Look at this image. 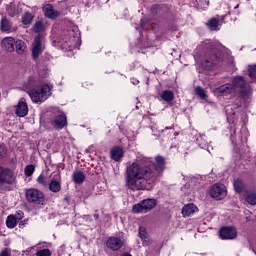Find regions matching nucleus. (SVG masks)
Returning <instances> with one entry per match:
<instances>
[{
	"mask_svg": "<svg viewBox=\"0 0 256 256\" xmlns=\"http://www.w3.org/2000/svg\"><path fill=\"white\" fill-rule=\"evenodd\" d=\"M156 170L151 169L149 166L140 165L133 162L126 169L125 187L130 191H143L147 185H153L157 181L159 173L165 169V159L157 156L155 158Z\"/></svg>",
	"mask_w": 256,
	"mask_h": 256,
	"instance_id": "obj_1",
	"label": "nucleus"
},
{
	"mask_svg": "<svg viewBox=\"0 0 256 256\" xmlns=\"http://www.w3.org/2000/svg\"><path fill=\"white\" fill-rule=\"evenodd\" d=\"M205 45H206V48L209 49L213 54L210 60L202 61L201 65L204 69H211L213 65H215V61H217V59H221L222 57V54H221L222 46L218 43H210V42L205 43Z\"/></svg>",
	"mask_w": 256,
	"mask_h": 256,
	"instance_id": "obj_2",
	"label": "nucleus"
},
{
	"mask_svg": "<svg viewBox=\"0 0 256 256\" xmlns=\"http://www.w3.org/2000/svg\"><path fill=\"white\" fill-rule=\"evenodd\" d=\"M29 97L33 103H44L51 97V88L49 85H42L40 88H35L28 92Z\"/></svg>",
	"mask_w": 256,
	"mask_h": 256,
	"instance_id": "obj_3",
	"label": "nucleus"
},
{
	"mask_svg": "<svg viewBox=\"0 0 256 256\" xmlns=\"http://www.w3.org/2000/svg\"><path fill=\"white\" fill-rule=\"evenodd\" d=\"M157 207V200L153 198H148L142 200L140 203L133 206V213H149V211Z\"/></svg>",
	"mask_w": 256,
	"mask_h": 256,
	"instance_id": "obj_4",
	"label": "nucleus"
},
{
	"mask_svg": "<svg viewBox=\"0 0 256 256\" xmlns=\"http://www.w3.org/2000/svg\"><path fill=\"white\" fill-rule=\"evenodd\" d=\"M26 199L28 203H34V205H43L45 203V195L35 188H30L26 191Z\"/></svg>",
	"mask_w": 256,
	"mask_h": 256,
	"instance_id": "obj_5",
	"label": "nucleus"
},
{
	"mask_svg": "<svg viewBox=\"0 0 256 256\" xmlns=\"http://www.w3.org/2000/svg\"><path fill=\"white\" fill-rule=\"evenodd\" d=\"M15 172L9 168L0 166V186L1 185H13L15 183Z\"/></svg>",
	"mask_w": 256,
	"mask_h": 256,
	"instance_id": "obj_6",
	"label": "nucleus"
},
{
	"mask_svg": "<svg viewBox=\"0 0 256 256\" xmlns=\"http://www.w3.org/2000/svg\"><path fill=\"white\" fill-rule=\"evenodd\" d=\"M45 51V40L41 35H38L34 38L32 43V57L33 59H38L39 55H41Z\"/></svg>",
	"mask_w": 256,
	"mask_h": 256,
	"instance_id": "obj_7",
	"label": "nucleus"
},
{
	"mask_svg": "<svg viewBox=\"0 0 256 256\" xmlns=\"http://www.w3.org/2000/svg\"><path fill=\"white\" fill-rule=\"evenodd\" d=\"M210 196L212 199L221 201V199H225L227 197V188L223 184H215L210 189Z\"/></svg>",
	"mask_w": 256,
	"mask_h": 256,
	"instance_id": "obj_8",
	"label": "nucleus"
},
{
	"mask_svg": "<svg viewBox=\"0 0 256 256\" xmlns=\"http://www.w3.org/2000/svg\"><path fill=\"white\" fill-rule=\"evenodd\" d=\"M51 177V181L48 185L49 190L52 191V193H59V191H61V174L59 172H53Z\"/></svg>",
	"mask_w": 256,
	"mask_h": 256,
	"instance_id": "obj_9",
	"label": "nucleus"
},
{
	"mask_svg": "<svg viewBox=\"0 0 256 256\" xmlns=\"http://www.w3.org/2000/svg\"><path fill=\"white\" fill-rule=\"evenodd\" d=\"M219 237L223 240L237 239V229L235 227H223L219 231Z\"/></svg>",
	"mask_w": 256,
	"mask_h": 256,
	"instance_id": "obj_10",
	"label": "nucleus"
},
{
	"mask_svg": "<svg viewBox=\"0 0 256 256\" xmlns=\"http://www.w3.org/2000/svg\"><path fill=\"white\" fill-rule=\"evenodd\" d=\"M233 93H237L233 84H224L214 89V95H217V97L221 95L227 97V95H233Z\"/></svg>",
	"mask_w": 256,
	"mask_h": 256,
	"instance_id": "obj_11",
	"label": "nucleus"
},
{
	"mask_svg": "<svg viewBox=\"0 0 256 256\" xmlns=\"http://www.w3.org/2000/svg\"><path fill=\"white\" fill-rule=\"evenodd\" d=\"M106 247L112 251H119L123 247V239L117 237H110L106 242Z\"/></svg>",
	"mask_w": 256,
	"mask_h": 256,
	"instance_id": "obj_12",
	"label": "nucleus"
},
{
	"mask_svg": "<svg viewBox=\"0 0 256 256\" xmlns=\"http://www.w3.org/2000/svg\"><path fill=\"white\" fill-rule=\"evenodd\" d=\"M43 11H44L45 17H47L48 19H57V17L61 15V12L56 10L51 4H46L43 7Z\"/></svg>",
	"mask_w": 256,
	"mask_h": 256,
	"instance_id": "obj_13",
	"label": "nucleus"
},
{
	"mask_svg": "<svg viewBox=\"0 0 256 256\" xmlns=\"http://www.w3.org/2000/svg\"><path fill=\"white\" fill-rule=\"evenodd\" d=\"M15 38L13 37H6L1 42L2 49L8 51V53H13L15 51Z\"/></svg>",
	"mask_w": 256,
	"mask_h": 256,
	"instance_id": "obj_14",
	"label": "nucleus"
},
{
	"mask_svg": "<svg viewBox=\"0 0 256 256\" xmlns=\"http://www.w3.org/2000/svg\"><path fill=\"white\" fill-rule=\"evenodd\" d=\"M15 113L18 117H26L27 113H29L27 102L20 100L16 106Z\"/></svg>",
	"mask_w": 256,
	"mask_h": 256,
	"instance_id": "obj_15",
	"label": "nucleus"
},
{
	"mask_svg": "<svg viewBox=\"0 0 256 256\" xmlns=\"http://www.w3.org/2000/svg\"><path fill=\"white\" fill-rule=\"evenodd\" d=\"M139 237L142 241L143 247H149V245L153 243V240H151V237H149V234H147V229H145L143 226L139 228Z\"/></svg>",
	"mask_w": 256,
	"mask_h": 256,
	"instance_id": "obj_16",
	"label": "nucleus"
},
{
	"mask_svg": "<svg viewBox=\"0 0 256 256\" xmlns=\"http://www.w3.org/2000/svg\"><path fill=\"white\" fill-rule=\"evenodd\" d=\"M52 125L55 129H63L67 125V117L64 114L56 116L52 120Z\"/></svg>",
	"mask_w": 256,
	"mask_h": 256,
	"instance_id": "obj_17",
	"label": "nucleus"
},
{
	"mask_svg": "<svg viewBox=\"0 0 256 256\" xmlns=\"http://www.w3.org/2000/svg\"><path fill=\"white\" fill-rule=\"evenodd\" d=\"M199 211V208L195 206V204H187L182 208L183 217H191V215H195Z\"/></svg>",
	"mask_w": 256,
	"mask_h": 256,
	"instance_id": "obj_18",
	"label": "nucleus"
},
{
	"mask_svg": "<svg viewBox=\"0 0 256 256\" xmlns=\"http://www.w3.org/2000/svg\"><path fill=\"white\" fill-rule=\"evenodd\" d=\"M247 85L244 77L237 76L232 80V87H235V91H241L243 87Z\"/></svg>",
	"mask_w": 256,
	"mask_h": 256,
	"instance_id": "obj_19",
	"label": "nucleus"
},
{
	"mask_svg": "<svg viewBox=\"0 0 256 256\" xmlns=\"http://www.w3.org/2000/svg\"><path fill=\"white\" fill-rule=\"evenodd\" d=\"M123 155H125V152L123 151V148H121V147H114L111 150V158L114 161H121V159H123Z\"/></svg>",
	"mask_w": 256,
	"mask_h": 256,
	"instance_id": "obj_20",
	"label": "nucleus"
},
{
	"mask_svg": "<svg viewBox=\"0 0 256 256\" xmlns=\"http://www.w3.org/2000/svg\"><path fill=\"white\" fill-rule=\"evenodd\" d=\"M1 31H3V33H13V31H15V28L11 26V22H9L7 18H2Z\"/></svg>",
	"mask_w": 256,
	"mask_h": 256,
	"instance_id": "obj_21",
	"label": "nucleus"
},
{
	"mask_svg": "<svg viewBox=\"0 0 256 256\" xmlns=\"http://www.w3.org/2000/svg\"><path fill=\"white\" fill-rule=\"evenodd\" d=\"M175 99V94L171 90H165L160 94V101H166V103H171Z\"/></svg>",
	"mask_w": 256,
	"mask_h": 256,
	"instance_id": "obj_22",
	"label": "nucleus"
},
{
	"mask_svg": "<svg viewBox=\"0 0 256 256\" xmlns=\"http://www.w3.org/2000/svg\"><path fill=\"white\" fill-rule=\"evenodd\" d=\"M210 31H219V27H221V19L219 18H211L207 23Z\"/></svg>",
	"mask_w": 256,
	"mask_h": 256,
	"instance_id": "obj_23",
	"label": "nucleus"
},
{
	"mask_svg": "<svg viewBox=\"0 0 256 256\" xmlns=\"http://www.w3.org/2000/svg\"><path fill=\"white\" fill-rule=\"evenodd\" d=\"M15 45L16 53H18V55H23L25 51H27V45L23 42V40H17Z\"/></svg>",
	"mask_w": 256,
	"mask_h": 256,
	"instance_id": "obj_24",
	"label": "nucleus"
},
{
	"mask_svg": "<svg viewBox=\"0 0 256 256\" xmlns=\"http://www.w3.org/2000/svg\"><path fill=\"white\" fill-rule=\"evenodd\" d=\"M246 203L249 205H256V193L255 192H246L244 195Z\"/></svg>",
	"mask_w": 256,
	"mask_h": 256,
	"instance_id": "obj_25",
	"label": "nucleus"
},
{
	"mask_svg": "<svg viewBox=\"0 0 256 256\" xmlns=\"http://www.w3.org/2000/svg\"><path fill=\"white\" fill-rule=\"evenodd\" d=\"M233 185L236 193H243V191L245 190V184L241 179H235Z\"/></svg>",
	"mask_w": 256,
	"mask_h": 256,
	"instance_id": "obj_26",
	"label": "nucleus"
},
{
	"mask_svg": "<svg viewBox=\"0 0 256 256\" xmlns=\"http://www.w3.org/2000/svg\"><path fill=\"white\" fill-rule=\"evenodd\" d=\"M73 181L78 184L83 183V181H85V173H83L82 171H75L73 173Z\"/></svg>",
	"mask_w": 256,
	"mask_h": 256,
	"instance_id": "obj_27",
	"label": "nucleus"
},
{
	"mask_svg": "<svg viewBox=\"0 0 256 256\" xmlns=\"http://www.w3.org/2000/svg\"><path fill=\"white\" fill-rule=\"evenodd\" d=\"M17 225V219H15L14 215H9L6 219V227L9 229H15Z\"/></svg>",
	"mask_w": 256,
	"mask_h": 256,
	"instance_id": "obj_28",
	"label": "nucleus"
},
{
	"mask_svg": "<svg viewBox=\"0 0 256 256\" xmlns=\"http://www.w3.org/2000/svg\"><path fill=\"white\" fill-rule=\"evenodd\" d=\"M195 7H200V9H207L209 7V0H193Z\"/></svg>",
	"mask_w": 256,
	"mask_h": 256,
	"instance_id": "obj_29",
	"label": "nucleus"
},
{
	"mask_svg": "<svg viewBox=\"0 0 256 256\" xmlns=\"http://www.w3.org/2000/svg\"><path fill=\"white\" fill-rule=\"evenodd\" d=\"M33 21V14L26 12L22 16V23L23 25H31V22Z\"/></svg>",
	"mask_w": 256,
	"mask_h": 256,
	"instance_id": "obj_30",
	"label": "nucleus"
},
{
	"mask_svg": "<svg viewBox=\"0 0 256 256\" xmlns=\"http://www.w3.org/2000/svg\"><path fill=\"white\" fill-rule=\"evenodd\" d=\"M34 32L35 33H41V31H45V24H43L42 21H37L35 24H34Z\"/></svg>",
	"mask_w": 256,
	"mask_h": 256,
	"instance_id": "obj_31",
	"label": "nucleus"
},
{
	"mask_svg": "<svg viewBox=\"0 0 256 256\" xmlns=\"http://www.w3.org/2000/svg\"><path fill=\"white\" fill-rule=\"evenodd\" d=\"M24 173L26 175V177H31V175H33V173H35V166L33 165H27L24 169Z\"/></svg>",
	"mask_w": 256,
	"mask_h": 256,
	"instance_id": "obj_32",
	"label": "nucleus"
},
{
	"mask_svg": "<svg viewBox=\"0 0 256 256\" xmlns=\"http://www.w3.org/2000/svg\"><path fill=\"white\" fill-rule=\"evenodd\" d=\"M37 183H39V185H42V187H47L48 183L45 174L39 175V177L37 178Z\"/></svg>",
	"mask_w": 256,
	"mask_h": 256,
	"instance_id": "obj_33",
	"label": "nucleus"
},
{
	"mask_svg": "<svg viewBox=\"0 0 256 256\" xmlns=\"http://www.w3.org/2000/svg\"><path fill=\"white\" fill-rule=\"evenodd\" d=\"M195 91H196V94L201 97V99H205L207 97V93L203 88L197 87Z\"/></svg>",
	"mask_w": 256,
	"mask_h": 256,
	"instance_id": "obj_34",
	"label": "nucleus"
},
{
	"mask_svg": "<svg viewBox=\"0 0 256 256\" xmlns=\"http://www.w3.org/2000/svg\"><path fill=\"white\" fill-rule=\"evenodd\" d=\"M249 78L250 79H256V65L254 66H249Z\"/></svg>",
	"mask_w": 256,
	"mask_h": 256,
	"instance_id": "obj_35",
	"label": "nucleus"
},
{
	"mask_svg": "<svg viewBox=\"0 0 256 256\" xmlns=\"http://www.w3.org/2000/svg\"><path fill=\"white\" fill-rule=\"evenodd\" d=\"M36 256H51V250L42 249L36 253Z\"/></svg>",
	"mask_w": 256,
	"mask_h": 256,
	"instance_id": "obj_36",
	"label": "nucleus"
},
{
	"mask_svg": "<svg viewBox=\"0 0 256 256\" xmlns=\"http://www.w3.org/2000/svg\"><path fill=\"white\" fill-rule=\"evenodd\" d=\"M5 155H7V147L0 144V159H2V157H5Z\"/></svg>",
	"mask_w": 256,
	"mask_h": 256,
	"instance_id": "obj_37",
	"label": "nucleus"
},
{
	"mask_svg": "<svg viewBox=\"0 0 256 256\" xmlns=\"http://www.w3.org/2000/svg\"><path fill=\"white\" fill-rule=\"evenodd\" d=\"M33 251H35V247H30L26 249L24 253H26L27 256H35V253H33Z\"/></svg>",
	"mask_w": 256,
	"mask_h": 256,
	"instance_id": "obj_38",
	"label": "nucleus"
},
{
	"mask_svg": "<svg viewBox=\"0 0 256 256\" xmlns=\"http://www.w3.org/2000/svg\"><path fill=\"white\" fill-rule=\"evenodd\" d=\"M0 256H11V252H9L7 249H4L1 251Z\"/></svg>",
	"mask_w": 256,
	"mask_h": 256,
	"instance_id": "obj_39",
	"label": "nucleus"
},
{
	"mask_svg": "<svg viewBox=\"0 0 256 256\" xmlns=\"http://www.w3.org/2000/svg\"><path fill=\"white\" fill-rule=\"evenodd\" d=\"M16 217L19 220L23 219V217H24L23 211L19 210L18 212H16Z\"/></svg>",
	"mask_w": 256,
	"mask_h": 256,
	"instance_id": "obj_40",
	"label": "nucleus"
},
{
	"mask_svg": "<svg viewBox=\"0 0 256 256\" xmlns=\"http://www.w3.org/2000/svg\"><path fill=\"white\" fill-rule=\"evenodd\" d=\"M132 83H133V85H139V80L133 78Z\"/></svg>",
	"mask_w": 256,
	"mask_h": 256,
	"instance_id": "obj_41",
	"label": "nucleus"
},
{
	"mask_svg": "<svg viewBox=\"0 0 256 256\" xmlns=\"http://www.w3.org/2000/svg\"><path fill=\"white\" fill-rule=\"evenodd\" d=\"M8 13L11 17H15V13L14 12H11V10H8Z\"/></svg>",
	"mask_w": 256,
	"mask_h": 256,
	"instance_id": "obj_42",
	"label": "nucleus"
},
{
	"mask_svg": "<svg viewBox=\"0 0 256 256\" xmlns=\"http://www.w3.org/2000/svg\"><path fill=\"white\" fill-rule=\"evenodd\" d=\"M90 217H91V216H89V215H85V216L83 217V219H86V221H87V220L90 219Z\"/></svg>",
	"mask_w": 256,
	"mask_h": 256,
	"instance_id": "obj_43",
	"label": "nucleus"
},
{
	"mask_svg": "<svg viewBox=\"0 0 256 256\" xmlns=\"http://www.w3.org/2000/svg\"><path fill=\"white\" fill-rule=\"evenodd\" d=\"M94 219H99V214H94Z\"/></svg>",
	"mask_w": 256,
	"mask_h": 256,
	"instance_id": "obj_44",
	"label": "nucleus"
},
{
	"mask_svg": "<svg viewBox=\"0 0 256 256\" xmlns=\"http://www.w3.org/2000/svg\"><path fill=\"white\" fill-rule=\"evenodd\" d=\"M253 252L255 253V255H256V247L253 249Z\"/></svg>",
	"mask_w": 256,
	"mask_h": 256,
	"instance_id": "obj_45",
	"label": "nucleus"
},
{
	"mask_svg": "<svg viewBox=\"0 0 256 256\" xmlns=\"http://www.w3.org/2000/svg\"><path fill=\"white\" fill-rule=\"evenodd\" d=\"M141 27H143V20L141 21Z\"/></svg>",
	"mask_w": 256,
	"mask_h": 256,
	"instance_id": "obj_46",
	"label": "nucleus"
},
{
	"mask_svg": "<svg viewBox=\"0 0 256 256\" xmlns=\"http://www.w3.org/2000/svg\"><path fill=\"white\" fill-rule=\"evenodd\" d=\"M20 225H23V222H21Z\"/></svg>",
	"mask_w": 256,
	"mask_h": 256,
	"instance_id": "obj_47",
	"label": "nucleus"
}]
</instances>
